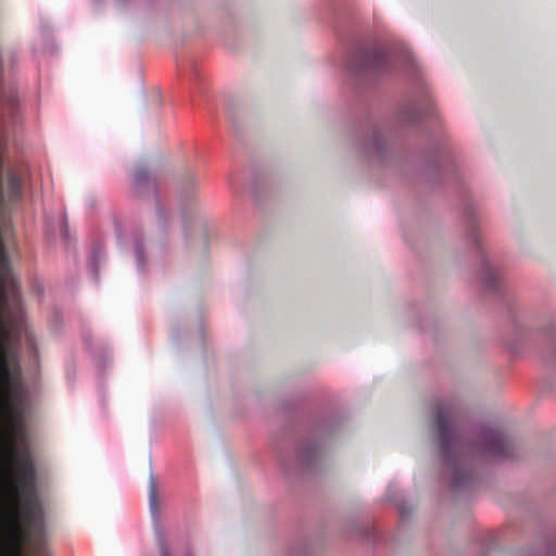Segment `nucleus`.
Masks as SVG:
<instances>
[{
  "mask_svg": "<svg viewBox=\"0 0 556 556\" xmlns=\"http://www.w3.org/2000/svg\"><path fill=\"white\" fill-rule=\"evenodd\" d=\"M149 504H150V510L153 516L156 515V485L154 482V479L151 478L150 480V486H149Z\"/></svg>",
  "mask_w": 556,
  "mask_h": 556,
  "instance_id": "4",
  "label": "nucleus"
},
{
  "mask_svg": "<svg viewBox=\"0 0 556 556\" xmlns=\"http://www.w3.org/2000/svg\"><path fill=\"white\" fill-rule=\"evenodd\" d=\"M141 178L139 175L136 176V180L139 181Z\"/></svg>",
  "mask_w": 556,
  "mask_h": 556,
  "instance_id": "8",
  "label": "nucleus"
},
{
  "mask_svg": "<svg viewBox=\"0 0 556 556\" xmlns=\"http://www.w3.org/2000/svg\"><path fill=\"white\" fill-rule=\"evenodd\" d=\"M5 294L0 289V328L3 327V313L5 306ZM15 392V379L11 372L8 351L4 343H0V413L9 421L16 418V408L13 400Z\"/></svg>",
  "mask_w": 556,
  "mask_h": 556,
  "instance_id": "2",
  "label": "nucleus"
},
{
  "mask_svg": "<svg viewBox=\"0 0 556 556\" xmlns=\"http://www.w3.org/2000/svg\"><path fill=\"white\" fill-rule=\"evenodd\" d=\"M137 260H138V264L140 265L141 261H142V252H141V250L137 251Z\"/></svg>",
  "mask_w": 556,
  "mask_h": 556,
  "instance_id": "6",
  "label": "nucleus"
},
{
  "mask_svg": "<svg viewBox=\"0 0 556 556\" xmlns=\"http://www.w3.org/2000/svg\"><path fill=\"white\" fill-rule=\"evenodd\" d=\"M437 424L441 435L444 437L446 433V420L442 414L438 415Z\"/></svg>",
  "mask_w": 556,
  "mask_h": 556,
  "instance_id": "5",
  "label": "nucleus"
},
{
  "mask_svg": "<svg viewBox=\"0 0 556 556\" xmlns=\"http://www.w3.org/2000/svg\"><path fill=\"white\" fill-rule=\"evenodd\" d=\"M4 255V247L3 244L0 242V260L3 257Z\"/></svg>",
  "mask_w": 556,
  "mask_h": 556,
  "instance_id": "7",
  "label": "nucleus"
},
{
  "mask_svg": "<svg viewBox=\"0 0 556 556\" xmlns=\"http://www.w3.org/2000/svg\"><path fill=\"white\" fill-rule=\"evenodd\" d=\"M0 488L3 505L0 526L12 544V556H21V542L37 544L43 538L42 509L34 489V468L29 455L20 450L12 429H2Z\"/></svg>",
  "mask_w": 556,
  "mask_h": 556,
  "instance_id": "1",
  "label": "nucleus"
},
{
  "mask_svg": "<svg viewBox=\"0 0 556 556\" xmlns=\"http://www.w3.org/2000/svg\"><path fill=\"white\" fill-rule=\"evenodd\" d=\"M22 180L15 173L8 174V192L10 197L15 198L21 193Z\"/></svg>",
  "mask_w": 556,
  "mask_h": 556,
  "instance_id": "3",
  "label": "nucleus"
},
{
  "mask_svg": "<svg viewBox=\"0 0 556 556\" xmlns=\"http://www.w3.org/2000/svg\"><path fill=\"white\" fill-rule=\"evenodd\" d=\"M163 556H167L166 554H163Z\"/></svg>",
  "mask_w": 556,
  "mask_h": 556,
  "instance_id": "9",
  "label": "nucleus"
}]
</instances>
